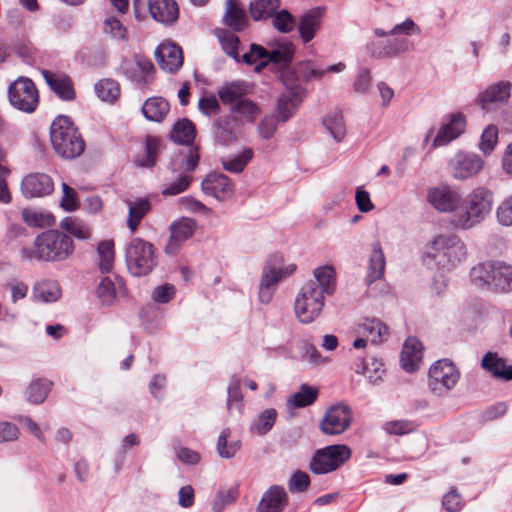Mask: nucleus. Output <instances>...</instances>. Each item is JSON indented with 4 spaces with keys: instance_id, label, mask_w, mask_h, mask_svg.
<instances>
[{
    "instance_id": "nucleus-1",
    "label": "nucleus",
    "mask_w": 512,
    "mask_h": 512,
    "mask_svg": "<svg viewBox=\"0 0 512 512\" xmlns=\"http://www.w3.org/2000/svg\"><path fill=\"white\" fill-rule=\"evenodd\" d=\"M74 252L72 238L59 230H47L35 238L32 247H24L20 255L26 260L61 262Z\"/></svg>"
},
{
    "instance_id": "nucleus-2",
    "label": "nucleus",
    "mask_w": 512,
    "mask_h": 512,
    "mask_svg": "<svg viewBox=\"0 0 512 512\" xmlns=\"http://www.w3.org/2000/svg\"><path fill=\"white\" fill-rule=\"evenodd\" d=\"M50 140L55 152L66 159L79 157L85 148L84 140L67 116H58L52 122Z\"/></svg>"
},
{
    "instance_id": "nucleus-3",
    "label": "nucleus",
    "mask_w": 512,
    "mask_h": 512,
    "mask_svg": "<svg viewBox=\"0 0 512 512\" xmlns=\"http://www.w3.org/2000/svg\"><path fill=\"white\" fill-rule=\"evenodd\" d=\"M493 202V193L489 189H473L464 199L463 208L455 217V225L461 229H470L479 224L490 214Z\"/></svg>"
},
{
    "instance_id": "nucleus-4",
    "label": "nucleus",
    "mask_w": 512,
    "mask_h": 512,
    "mask_svg": "<svg viewBox=\"0 0 512 512\" xmlns=\"http://www.w3.org/2000/svg\"><path fill=\"white\" fill-rule=\"evenodd\" d=\"M471 281L480 288L512 291V266L501 261L482 262L470 271Z\"/></svg>"
},
{
    "instance_id": "nucleus-5",
    "label": "nucleus",
    "mask_w": 512,
    "mask_h": 512,
    "mask_svg": "<svg viewBox=\"0 0 512 512\" xmlns=\"http://www.w3.org/2000/svg\"><path fill=\"white\" fill-rule=\"evenodd\" d=\"M466 253V247L458 236L439 234L430 242L427 256L438 266L449 269L464 260Z\"/></svg>"
},
{
    "instance_id": "nucleus-6",
    "label": "nucleus",
    "mask_w": 512,
    "mask_h": 512,
    "mask_svg": "<svg viewBox=\"0 0 512 512\" xmlns=\"http://www.w3.org/2000/svg\"><path fill=\"white\" fill-rule=\"evenodd\" d=\"M125 261L133 276H146L157 266L154 245L140 237L133 238L126 246Z\"/></svg>"
},
{
    "instance_id": "nucleus-7",
    "label": "nucleus",
    "mask_w": 512,
    "mask_h": 512,
    "mask_svg": "<svg viewBox=\"0 0 512 512\" xmlns=\"http://www.w3.org/2000/svg\"><path fill=\"white\" fill-rule=\"evenodd\" d=\"M199 159V152L195 147L175 155L170 162V168L173 172L181 171V173L176 180L164 185L162 195L175 196L186 191L193 180L190 173L195 170Z\"/></svg>"
},
{
    "instance_id": "nucleus-8",
    "label": "nucleus",
    "mask_w": 512,
    "mask_h": 512,
    "mask_svg": "<svg viewBox=\"0 0 512 512\" xmlns=\"http://www.w3.org/2000/svg\"><path fill=\"white\" fill-rule=\"evenodd\" d=\"M295 270L294 264L283 265V257L280 254L271 255L262 271L258 291L259 301L262 304L270 303L279 282L293 274Z\"/></svg>"
},
{
    "instance_id": "nucleus-9",
    "label": "nucleus",
    "mask_w": 512,
    "mask_h": 512,
    "mask_svg": "<svg viewBox=\"0 0 512 512\" xmlns=\"http://www.w3.org/2000/svg\"><path fill=\"white\" fill-rule=\"evenodd\" d=\"M294 53L295 47L290 42L280 43L270 51L260 45L251 44L249 52L242 55V60L248 65L256 64V61L259 60L256 70L260 71L269 63L287 67L292 62Z\"/></svg>"
},
{
    "instance_id": "nucleus-10",
    "label": "nucleus",
    "mask_w": 512,
    "mask_h": 512,
    "mask_svg": "<svg viewBox=\"0 0 512 512\" xmlns=\"http://www.w3.org/2000/svg\"><path fill=\"white\" fill-rule=\"evenodd\" d=\"M323 307L324 295L316 288L313 280L306 282L295 298L296 318L304 324L312 323L321 314Z\"/></svg>"
},
{
    "instance_id": "nucleus-11",
    "label": "nucleus",
    "mask_w": 512,
    "mask_h": 512,
    "mask_svg": "<svg viewBox=\"0 0 512 512\" xmlns=\"http://www.w3.org/2000/svg\"><path fill=\"white\" fill-rule=\"evenodd\" d=\"M460 371L449 359L434 362L428 372V387L439 397L446 396L458 383Z\"/></svg>"
},
{
    "instance_id": "nucleus-12",
    "label": "nucleus",
    "mask_w": 512,
    "mask_h": 512,
    "mask_svg": "<svg viewBox=\"0 0 512 512\" xmlns=\"http://www.w3.org/2000/svg\"><path fill=\"white\" fill-rule=\"evenodd\" d=\"M10 104L17 110L32 113L39 104V92L35 83L27 77H19L8 87Z\"/></svg>"
},
{
    "instance_id": "nucleus-13",
    "label": "nucleus",
    "mask_w": 512,
    "mask_h": 512,
    "mask_svg": "<svg viewBox=\"0 0 512 512\" xmlns=\"http://www.w3.org/2000/svg\"><path fill=\"white\" fill-rule=\"evenodd\" d=\"M351 456V450L346 445H331L317 450L311 461L310 470L315 474H326L336 470Z\"/></svg>"
},
{
    "instance_id": "nucleus-14",
    "label": "nucleus",
    "mask_w": 512,
    "mask_h": 512,
    "mask_svg": "<svg viewBox=\"0 0 512 512\" xmlns=\"http://www.w3.org/2000/svg\"><path fill=\"white\" fill-rule=\"evenodd\" d=\"M351 420L350 407L339 403L327 410L320 422V430L326 435H340L349 428Z\"/></svg>"
},
{
    "instance_id": "nucleus-15",
    "label": "nucleus",
    "mask_w": 512,
    "mask_h": 512,
    "mask_svg": "<svg viewBox=\"0 0 512 512\" xmlns=\"http://www.w3.org/2000/svg\"><path fill=\"white\" fill-rule=\"evenodd\" d=\"M462 195L448 185L432 187L427 192V202L437 211L451 213L462 203Z\"/></svg>"
},
{
    "instance_id": "nucleus-16",
    "label": "nucleus",
    "mask_w": 512,
    "mask_h": 512,
    "mask_svg": "<svg viewBox=\"0 0 512 512\" xmlns=\"http://www.w3.org/2000/svg\"><path fill=\"white\" fill-rule=\"evenodd\" d=\"M455 179L466 180L478 174L484 167V160L475 153L458 152L449 163Z\"/></svg>"
},
{
    "instance_id": "nucleus-17",
    "label": "nucleus",
    "mask_w": 512,
    "mask_h": 512,
    "mask_svg": "<svg viewBox=\"0 0 512 512\" xmlns=\"http://www.w3.org/2000/svg\"><path fill=\"white\" fill-rule=\"evenodd\" d=\"M410 42L405 37L373 40L367 43L366 51L376 59L395 58L409 50Z\"/></svg>"
},
{
    "instance_id": "nucleus-18",
    "label": "nucleus",
    "mask_w": 512,
    "mask_h": 512,
    "mask_svg": "<svg viewBox=\"0 0 512 512\" xmlns=\"http://www.w3.org/2000/svg\"><path fill=\"white\" fill-rule=\"evenodd\" d=\"M197 228L194 219L181 217L170 225V238L164 248L166 254L173 255L178 251L181 244L193 236Z\"/></svg>"
},
{
    "instance_id": "nucleus-19",
    "label": "nucleus",
    "mask_w": 512,
    "mask_h": 512,
    "mask_svg": "<svg viewBox=\"0 0 512 512\" xmlns=\"http://www.w3.org/2000/svg\"><path fill=\"white\" fill-rule=\"evenodd\" d=\"M202 191L217 200L229 199L234 193V184L229 177L221 173L207 175L201 183Z\"/></svg>"
},
{
    "instance_id": "nucleus-20",
    "label": "nucleus",
    "mask_w": 512,
    "mask_h": 512,
    "mask_svg": "<svg viewBox=\"0 0 512 512\" xmlns=\"http://www.w3.org/2000/svg\"><path fill=\"white\" fill-rule=\"evenodd\" d=\"M54 189L51 177L45 173H31L21 182V191L26 198L49 195Z\"/></svg>"
},
{
    "instance_id": "nucleus-21",
    "label": "nucleus",
    "mask_w": 512,
    "mask_h": 512,
    "mask_svg": "<svg viewBox=\"0 0 512 512\" xmlns=\"http://www.w3.org/2000/svg\"><path fill=\"white\" fill-rule=\"evenodd\" d=\"M155 59L161 69L174 73L183 65V53L174 43H161L155 50Z\"/></svg>"
},
{
    "instance_id": "nucleus-22",
    "label": "nucleus",
    "mask_w": 512,
    "mask_h": 512,
    "mask_svg": "<svg viewBox=\"0 0 512 512\" xmlns=\"http://www.w3.org/2000/svg\"><path fill=\"white\" fill-rule=\"evenodd\" d=\"M357 333L365 336L371 344L379 345L386 342L390 336V328L381 319L366 317L357 325Z\"/></svg>"
},
{
    "instance_id": "nucleus-23",
    "label": "nucleus",
    "mask_w": 512,
    "mask_h": 512,
    "mask_svg": "<svg viewBox=\"0 0 512 512\" xmlns=\"http://www.w3.org/2000/svg\"><path fill=\"white\" fill-rule=\"evenodd\" d=\"M288 504V495L282 486L267 489L256 507V512H283Z\"/></svg>"
},
{
    "instance_id": "nucleus-24",
    "label": "nucleus",
    "mask_w": 512,
    "mask_h": 512,
    "mask_svg": "<svg viewBox=\"0 0 512 512\" xmlns=\"http://www.w3.org/2000/svg\"><path fill=\"white\" fill-rule=\"evenodd\" d=\"M42 75L47 85L60 99L64 101L75 99L73 82L66 74L43 70Z\"/></svg>"
},
{
    "instance_id": "nucleus-25",
    "label": "nucleus",
    "mask_w": 512,
    "mask_h": 512,
    "mask_svg": "<svg viewBox=\"0 0 512 512\" xmlns=\"http://www.w3.org/2000/svg\"><path fill=\"white\" fill-rule=\"evenodd\" d=\"M148 9L151 17L164 25H171L177 21L179 15L175 0H149Z\"/></svg>"
},
{
    "instance_id": "nucleus-26",
    "label": "nucleus",
    "mask_w": 512,
    "mask_h": 512,
    "mask_svg": "<svg viewBox=\"0 0 512 512\" xmlns=\"http://www.w3.org/2000/svg\"><path fill=\"white\" fill-rule=\"evenodd\" d=\"M423 358L422 343L415 337H409L404 342L400 362L406 372H414L419 369Z\"/></svg>"
},
{
    "instance_id": "nucleus-27",
    "label": "nucleus",
    "mask_w": 512,
    "mask_h": 512,
    "mask_svg": "<svg viewBox=\"0 0 512 512\" xmlns=\"http://www.w3.org/2000/svg\"><path fill=\"white\" fill-rule=\"evenodd\" d=\"M466 118L462 113L451 116L450 122L444 124L434 138L433 145L444 146L459 137L465 130Z\"/></svg>"
},
{
    "instance_id": "nucleus-28",
    "label": "nucleus",
    "mask_w": 512,
    "mask_h": 512,
    "mask_svg": "<svg viewBox=\"0 0 512 512\" xmlns=\"http://www.w3.org/2000/svg\"><path fill=\"white\" fill-rule=\"evenodd\" d=\"M61 294L57 281L43 279L33 285L31 299L39 303H53L60 299Z\"/></svg>"
},
{
    "instance_id": "nucleus-29",
    "label": "nucleus",
    "mask_w": 512,
    "mask_h": 512,
    "mask_svg": "<svg viewBox=\"0 0 512 512\" xmlns=\"http://www.w3.org/2000/svg\"><path fill=\"white\" fill-rule=\"evenodd\" d=\"M283 84L289 89V92L286 94H282L278 98L277 102V112L280 116L281 121H287L294 111L297 109L300 98L299 94L296 90V83L293 81L292 83L286 82L284 79V75L282 76Z\"/></svg>"
},
{
    "instance_id": "nucleus-30",
    "label": "nucleus",
    "mask_w": 512,
    "mask_h": 512,
    "mask_svg": "<svg viewBox=\"0 0 512 512\" xmlns=\"http://www.w3.org/2000/svg\"><path fill=\"white\" fill-rule=\"evenodd\" d=\"M510 88L511 84L509 82L491 85L478 96L477 102L482 109L489 110L492 104L503 103L508 100Z\"/></svg>"
},
{
    "instance_id": "nucleus-31",
    "label": "nucleus",
    "mask_w": 512,
    "mask_h": 512,
    "mask_svg": "<svg viewBox=\"0 0 512 512\" xmlns=\"http://www.w3.org/2000/svg\"><path fill=\"white\" fill-rule=\"evenodd\" d=\"M237 121L232 116L218 117L213 122L214 139L221 145L227 146L236 141Z\"/></svg>"
},
{
    "instance_id": "nucleus-32",
    "label": "nucleus",
    "mask_w": 512,
    "mask_h": 512,
    "mask_svg": "<svg viewBox=\"0 0 512 512\" xmlns=\"http://www.w3.org/2000/svg\"><path fill=\"white\" fill-rule=\"evenodd\" d=\"M481 367L495 378L505 381L512 380V366L506 365L504 359L500 358L497 353L487 352L482 358Z\"/></svg>"
},
{
    "instance_id": "nucleus-33",
    "label": "nucleus",
    "mask_w": 512,
    "mask_h": 512,
    "mask_svg": "<svg viewBox=\"0 0 512 512\" xmlns=\"http://www.w3.org/2000/svg\"><path fill=\"white\" fill-rule=\"evenodd\" d=\"M322 14L323 10L321 8H314L302 15L299 33L304 43H308L314 38L317 30L320 28Z\"/></svg>"
},
{
    "instance_id": "nucleus-34",
    "label": "nucleus",
    "mask_w": 512,
    "mask_h": 512,
    "mask_svg": "<svg viewBox=\"0 0 512 512\" xmlns=\"http://www.w3.org/2000/svg\"><path fill=\"white\" fill-rule=\"evenodd\" d=\"M170 110L167 100L162 97L148 98L143 106L142 113L149 121L162 122Z\"/></svg>"
},
{
    "instance_id": "nucleus-35",
    "label": "nucleus",
    "mask_w": 512,
    "mask_h": 512,
    "mask_svg": "<svg viewBox=\"0 0 512 512\" xmlns=\"http://www.w3.org/2000/svg\"><path fill=\"white\" fill-rule=\"evenodd\" d=\"M223 22L235 32H240L246 27L248 19L244 10L238 6L236 0L226 1Z\"/></svg>"
},
{
    "instance_id": "nucleus-36",
    "label": "nucleus",
    "mask_w": 512,
    "mask_h": 512,
    "mask_svg": "<svg viewBox=\"0 0 512 512\" xmlns=\"http://www.w3.org/2000/svg\"><path fill=\"white\" fill-rule=\"evenodd\" d=\"M196 137V129L192 121L187 118L178 120L170 132V139L178 144L192 145Z\"/></svg>"
},
{
    "instance_id": "nucleus-37",
    "label": "nucleus",
    "mask_w": 512,
    "mask_h": 512,
    "mask_svg": "<svg viewBox=\"0 0 512 512\" xmlns=\"http://www.w3.org/2000/svg\"><path fill=\"white\" fill-rule=\"evenodd\" d=\"M128 206V219L127 226L132 233H134L144 216L150 210V202L146 198H140L135 201L127 200Z\"/></svg>"
},
{
    "instance_id": "nucleus-38",
    "label": "nucleus",
    "mask_w": 512,
    "mask_h": 512,
    "mask_svg": "<svg viewBox=\"0 0 512 512\" xmlns=\"http://www.w3.org/2000/svg\"><path fill=\"white\" fill-rule=\"evenodd\" d=\"M230 111L232 117L242 124L245 122H254L260 114V108L254 102L245 98L232 105Z\"/></svg>"
},
{
    "instance_id": "nucleus-39",
    "label": "nucleus",
    "mask_w": 512,
    "mask_h": 512,
    "mask_svg": "<svg viewBox=\"0 0 512 512\" xmlns=\"http://www.w3.org/2000/svg\"><path fill=\"white\" fill-rule=\"evenodd\" d=\"M385 256L379 243H374L369 259L367 281L369 284L379 280L385 270Z\"/></svg>"
},
{
    "instance_id": "nucleus-40",
    "label": "nucleus",
    "mask_w": 512,
    "mask_h": 512,
    "mask_svg": "<svg viewBox=\"0 0 512 512\" xmlns=\"http://www.w3.org/2000/svg\"><path fill=\"white\" fill-rule=\"evenodd\" d=\"M314 284L322 295H332L335 291V271L331 266L318 267L314 270Z\"/></svg>"
},
{
    "instance_id": "nucleus-41",
    "label": "nucleus",
    "mask_w": 512,
    "mask_h": 512,
    "mask_svg": "<svg viewBox=\"0 0 512 512\" xmlns=\"http://www.w3.org/2000/svg\"><path fill=\"white\" fill-rule=\"evenodd\" d=\"M278 413L274 408H267L260 412L251 422L250 430L257 435H266L274 426Z\"/></svg>"
},
{
    "instance_id": "nucleus-42",
    "label": "nucleus",
    "mask_w": 512,
    "mask_h": 512,
    "mask_svg": "<svg viewBox=\"0 0 512 512\" xmlns=\"http://www.w3.org/2000/svg\"><path fill=\"white\" fill-rule=\"evenodd\" d=\"M240 448L241 441L231 439V430L229 428L223 429L216 444L218 455L223 459H230L236 455Z\"/></svg>"
},
{
    "instance_id": "nucleus-43",
    "label": "nucleus",
    "mask_w": 512,
    "mask_h": 512,
    "mask_svg": "<svg viewBox=\"0 0 512 512\" xmlns=\"http://www.w3.org/2000/svg\"><path fill=\"white\" fill-rule=\"evenodd\" d=\"M216 37L218 38L223 51L233 58L237 63L240 62V56L238 53V46L240 44V39L233 32L228 31L226 29L217 28L214 31Z\"/></svg>"
},
{
    "instance_id": "nucleus-44",
    "label": "nucleus",
    "mask_w": 512,
    "mask_h": 512,
    "mask_svg": "<svg viewBox=\"0 0 512 512\" xmlns=\"http://www.w3.org/2000/svg\"><path fill=\"white\" fill-rule=\"evenodd\" d=\"M160 140L153 136H147L145 140V151L143 155L135 157V164L142 168H151L155 165L160 148Z\"/></svg>"
},
{
    "instance_id": "nucleus-45",
    "label": "nucleus",
    "mask_w": 512,
    "mask_h": 512,
    "mask_svg": "<svg viewBox=\"0 0 512 512\" xmlns=\"http://www.w3.org/2000/svg\"><path fill=\"white\" fill-rule=\"evenodd\" d=\"M280 0H253L249 10L251 17L258 21L272 17L280 7Z\"/></svg>"
},
{
    "instance_id": "nucleus-46",
    "label": "nucleus",
    "mask_w": 512,
    "mask_h": 512,
    "mask_svg": "<svg viewBox=\"0 0 512 512\" xmlns=\"http://www.w3.org/2000/svg\"><path fill=\"white\" fill-rule=\"evenodd\" d=\"M246 85L244 82H232L225 84L218 90V96L224 104L234 105L239 100H243L246 94Z\"/></svg>"
},
{
    "instance_id": "nucleus-47",
    "label": "nucleus",
    "mask_w": 512,
    "mask_h": 512,
    "mask_svg": "<svg viewBox=\"0 0 512 512\" xmlns=\"http://www.w3.org/2000/svg\"><path fill=\"white\" fill-rule=\"evenodd\" d=\"M317 395V388L307 384H302L299 391L288 398L287 404L295 408L306 407L315 402Z\"/></svg>"
},
{
    "instance_id": "nucleus-48",
    "label": "nucleus",
    "mask_w": 512,
    "mask_h": 512,
    "mask_svg": "<svg viewBox=\"0 0 512 512\" xmlns=\"http://www.w3.org/2000/svg\"><path fill=\"white\" fill-rule=\"evenodd\" d=\"M23 221L31 227H47L52 225L54 217L50 213L25 208L21 211Z\"/></svg>"
},
{
    "instance_id": "nucleus-49",
    "label": "nucleus",
    "mask_w": 512,
    "mask_h": 512,
    "mask_svg": "<svg viewBox=\"0 0 512 512\" xmlns=\"http://www.w3.org/2000/svg\"><path fill=\"white\" fill-rule=\"evenodd\" d=\"M52 383L46 379L33 381L27 390V400L33 404H40L45 401L50 392Z\"/></svg>"
},
{
    "instance_id": "nucleus-50",
    "label": "nucleus",
    "mask_w": 512,
    "mask_h": 512,
    "mask_svg": "<svg viewBox=\"0 0 512 512\" xmlns=\"http://www.w3.org/2000/svg\"><path fill=\"white\" fill-rule=\"evenodd\" d=\"M323 124L335 141L339 142L344 138L346 129L341 112L334 111L328 114L324 118Z\"/></svg>"
},
{
    "instance_id": "nucleus-51",
    "label": "nucleus",
    "mask_w": 512,
    "mask_h": 512,
    "mask_svg": "<svg viewBox=\"0 0 512 512\" xmlns=\"http://www.w3.org/2000/svg\"><path fill=\"white\" fill-rule=\"evenodd\" d=\"M99 267L103 273L111 271L114 263L115 251L114 242L112 240H105L98 244Z\"/></svg>"
},
{
    "instance_id": "nucleus-52",
    "label": "nucleus",
    "mask_w": 512,
    "mask_h": 512,
    "mask_svg": "<svg viewBox=\"0 0 512 512\" xmlns=\"http://www.w3.org/2000/svg\"><path fill=\"white\" fill-rule=\"evenodd\" d=\"M419 33L420 28L415 24V22L411 18H407L402 23L396 24L390 31H385L381 28L374 29L375 36L380 38L395 36L398 34L411 35Z\"/></svg>"
},
{
    "instance_id": "nucleus-53",
    "label": "nucleus",
    "mask_w": 512,
    "mask_h": 512,
    "mask_svg": "<svg viewBox=\"0 0 512 512\" xmlns=\"http://www.w3.org/2000/svg\"><path fill=\"white\" fill-rule=\"evenodd\" d=\"M60 227L73 235L78 239H88L90 237V229L84 224L81 220L75 217H65L61 223Z\"/></svg>"
},
{
    "instance_id": "nucleus-54",
    "label": "nucleus",
    "mask_w": 512,
    "mask_h": 512,
    "mask_svg": "<svg viewBox=\"0 0 512 512\" xmlns=\"http://www.w3.org/2000/svg\"><path fill=\"white\" fill-rule=\"evenodd\" d=\"M253 152L251 149H245L242 153L222 159L223 168L232 173H240L244 170L251 160Z\"/></svg>"
},
{
    "instance_id": "nucleus-55",
    "label": "nucleus",
    "mask_w": 512,
    "mask_h": 512,
    "mask_svg": "<svg viewBox=\"0 0 512 512\" xmlns=\"http://www.w3.org/2000/svg\"><path fill=\"white\" fill-rule=\"evenodd\" d=\"M95 92L101 100L113 102L118 98L120 89L115 80L103 79L95 84Z\"/></svg>"
},
{
    "instance_id": "nucleus-56",
    "label": "nucleus",
    "mask_w": 512,
    "mask_h": 512,
    "mask_svg": "<svg viewBox=\"0 0 512 512\" xmlns=\"http://www.w3.org/2000/svg\"><path fill=\"white\" fill-rule=\"evenodd\" d=\"M96 295L102 305H112L116 299L114 282L109 277H103L96 289Z\"/></svg>"
},
{
    "instance_id": "nucleus-57",
    "label": "nucleus",
    "mask_w": 512,
    "mask_h": 512,
    "mask_svg": "<svg viewBox=\"0 0 512 512\" xmlns=\"http://www.w3.org/2000/svg\"><path fill=\"white\" fill-rule=\"evenodd\" d=\"M363 368L364 374L368 378L369 382L374 385L382 381L386 371L384 363L381 360L374 357H371L369 360H366Z\"/></svg>"
},
{
    "instance_id": "nucleus-58",
    "label": "nucleus",
    "mask_w": 512,
    "mask_h": 512,
    "mask_svg": "<svg viewBox=\"0 0 512 512\" xmlns=\"http://www.w3.org/2000/svg\"><path fill=\"white\" fill-rule=\"evenodd\" d=\"M498 143V128L495 125H488L481 134L479 149L485 155H489Z\"/></svg>"
},
{
    "instance_id": "nucleus-59",
    "label": "nucleus",
    "mask_w": 512,
    "mask_h": 512,
    "mask_svg": "<svg viewBox=\"0 0 512 512\" xmlns=\"http://www.w3.org/2000/svg\"><path fill=\"white\" fill-rule=\"evenodd\" d=\"M237 497L238 489L236 487H231L226 490H219L213 500L212 510L214 512H222L228 505L235 502Z\"/></svg>"
},
{
    "instance_id": "nucleus-60",
    "label": "nucleus",
    "mask_w": 512,
    "mask_h": 512,
    "mask_svg": "<svg viewBox=\"0 0 512 512\" xmlns=\"http://www.w3.org/2000/svg\"><path fill=\"white\" fill-rule=\"evenodd\" d=\"M272 24L277 31L288 33L294 29L296 19L287 10H281L273 15Z\"/></svg>"
},
{
    "instance_id": "nucleus-61",
    "label": "nucleus",
    "mask_w": 512,
    "mask_h": 512,
    "mask_svg": "<svg viewBox=\"0 0 512 512\" xmlns=\"http://www.w3.org/2000/svg\"><path fill=\"white\" fill-rule=\"evenodd\" d=\"M103 31L113 39L126 40L127 30L115 17L107 18L104 21Z\"/></svg>"
},
{
    "instance_id": "nucleus-62",
    "label": "nucleus",
    "mask_w": 512,
    "mask_h": 512,
    "mask_svg": "<svg viewBox=\"0 0 512 512\" xmlns=\"http://www.w3.org/2000/svg\"><path fill=\"white\" fill-rule=\"evenodd\" d=\"M62 198L60 200V207L67 212L75 211L79 207L76 191L68 184H62Z\"/></svg>"
},
{
    "instance_id": "nucleus-63",
    "label": "nucleus",
    "mask_w": 512,
    "mask_h": 512,
    "mask_svg": "<svg viewBox=\"0 0 512 512\" xmlns=\"http://www.w3.org/2000/svg\"><path fill=\"white\" fill-rule=\"evenodd\" d=\"M496 218L502 226H512V195L504 199L497 207Z\"/></svg>"
},
{
    "instance_id": "nucleus-64",
    "label": "nucleus",
    "mask_w": 512,
    "mask_h": 512,
    "mask_svg": "<svg viewBox=\"0 0 512 512\" xmlns=\"http://www.w3.org/2000/svg\"><path fill=\"white\" fill-rule=\"evenodd\" d=\"M413 422L407 420H394L386 422L383 429L391 435H404L414 430Z\"/></svg>"
}]
</instances>
